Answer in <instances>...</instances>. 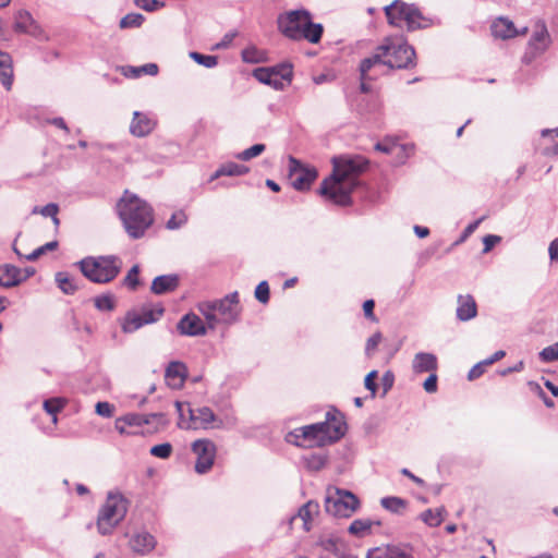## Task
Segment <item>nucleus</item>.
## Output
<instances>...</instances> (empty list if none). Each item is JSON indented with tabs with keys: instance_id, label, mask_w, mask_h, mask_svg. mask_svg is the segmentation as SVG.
<instances>
[{
	"instance_id": "nucleus-1",
	"label": "nucleus",
	"mask_w": 558,
	"mask_h": 558,
	"mask_svg": "<svg viewBox=\"0 0 558 558\" xmlns=\"http://www.w3.org/2000/svg\"><path fill=\"white\" fill-rule=\"evenodd\" d=\"M368 167L363 156L342 155L332 158V173L324 179L318 193L327 201L340 206L350 205L351 193L357 185L355 178Z\"/></svg>"
},
{
	"instance_id": "nucleus-2",
	"label": "nucleus",
	"mask_w": 558,
	"mask_h": 558,
	"mask_svg": "<svg viewBox=\"0 0 558 558\" xmlns=\"http://www.w3.org/2000/svg\"><path fill=\"white\" fill-rule=\"evenodd\" d=\"M416 65V53L404 37H387L377 46L372 56L360 62L363 77H371L373 69L387 66L390 70L412 69Z\"/></svg>"
},
{
	"instance_id": "nucleus-3",
	"label": "nucleus",
	"mask_w": 558,
	"mask_h": 558,
	"mask_svg": "<svg viewBox=\"0 0 558 558\" xmlns=\"http://www.w3.org/2000/svg\"><path fill=\"white\" fill-rule=\"evenodd\" d=\"M117 211L130 238L136 240L144 236L154 222L151 206L135 194L128 191L117 204Z\"/></svg>"
},
{
	"instance_id": "nucleus-4",
	"label": "nucleus",
	"mask_w": 558,
	"mask_h": 558,
	"mask_svg": "<svg viewBox=\"0 0 558 558\" xmlns=\"http://www.w3.org/2000/svg\"><path fill=\"white\" fill-rule=\"evenodd\" d=\"M278 29L292 40L305 39L311 44H318L324 34V26L312 21V14L306 9H299L280 14Z\"/></svg>"
},
{
	"instance_id": "nucleus-5",
	"label": "nucleus",
	"mask_w": 558,
	"mask_h": 558,
	"mask_svg": "<svg viewBox=\"0 0 558 558\" xmlns=\"http://www.w3.org/2000/svg\"><path fill=\"white\" fill-rule=\"evenodd\" d=\"M389 25L395 27H405L408 32L426 29L432 26L440 25V20L436 16L424 15L415 3H408L403 0H393L383 8Z\"/></svg>"
},
{
	"instance_id": "nucleus-6",
	"label": "nucleus",
	"mask_w": 558,
	"mask_h": 558,
	"mask_svg": "<svg viewBox=\"0 0 558 558\" xmlns=\"http://www.w3.org/2000/svg\"><path fill=\"white\" fill-rule=\"evenodd\" d=\"M83 276L94 283L113 281L122 269V259L117 255L86 256L75 264Z\"/></svg>"
},
{
	"instance_id": "nucleus-7",
	"label": "nucleus",
	"mask_w": 558,
	"mask_h": 558,
	"mask_svg": "<svg viewBox=\"0 0 558 558\" xmlns=\"http://www.w3.org/2000/svg\"><path fill=\"white\" fill-rule=\"evenodd\" d=\"M128 501L121 494L109 493L97 517V529L101 535H108L125 518Z\"/></svg>"
},
{
	"instance_id": "nucleus-8",
	"label": "nucleus",
	"mask_w": 558,
	"mask_h": 558,
	"mask_svg": "<svg viewBox=\"0 0 558 558\" xmlns=\"http://www.w3.org/2000/svg\"><path fill=\"white\" fill-rule=\"evenodd\" d=\"M179 413L178 427L181 429H208L217 422V416L209 407L192 408L189 402L175 401Z\"/></svg>"
},
{
	"instance_id": "nucleus-9",
	"label": "nucleus",
	"mask_w": 558,
	"mask_h": 558,
	"mask_svg": "<svg viewBox=\"0 0 558 558\" xmlns=\"http://www.w3.org/2000/svg\"><path fill=\"white\" fill-rule=\"evenodd\" d=\"M319 432V447L331 445L344 437L348 424L344 414L331 407L325 414L323 422L315 423Z\"/></svg>"
},
{
	"instance_id": "nucleus-10",
	"label": "nucleus",
	"mask_w": 558,
	"mask_h": 558,
	"mask_svg": "<svg viewBox=\"0 0 558 558\" xmlns=\"http://www.w3.org/2000/svg\"><path fill=\"white\" fill-rule=\"evenodd\" d=\"M360 506L359 498L351 492L337 488L325 499V510L336 518L351 517Z\"/></svg>"
},
{
	"instance_id": "nucleus-11",
	"label": "nucleus",
	"mask_w": 558,
	"mask_h": 558,
	"mask_svg": "<svg viewBox=\"0 0 558 558\" xmlns=\"http://www.w3.org/2000/svg\"><path fill=\"white\" fill-rule=\"evenodd\" d=\"M289 178L291 185L296 191L310 190L312 183L318 177V172L315 167L305 166L299 159L293 156H289Z\"/></svg>"
},
{
	"instance_id": "nucleus-12",
	"label": "nucleus",
	"mask_w": 558,
	"mask_h": 558,
	"mask_svg": "<svg viewBox=\"0 0 558 558\" xmlns=\"http://www.w3.org/2000/svg\"><path fill=\"white\" fill-rule=\"evenodd\" d=\"M550 45V35L545 23H537L535 29L527 43L522 62L532 63L537 57L543 54Z\"/></svg>"
},
{
	"instance_id": "nucleus-13",
	"label": "nucleus",
	"mask_w": 558,
	"mask_h": 558,
	"mask_svg": "<svg viewBox=\"0 0 558 558\" xmlns=\"http://www.w3.org/2000/svg\"><path fill=\"white\" fill-rule=\"evenodd\" d=\"M220 317V323L233 325L240 320L241 305L238 291L231 292L222 299L215 300L214 303Z\"/></svg>"
},
{
	"instance_id": "nucleus-14",
	"label": "nucleus",
	"mask_w": 558,
	"mask_h": 558,
	"mask_svg": "<svg viewBox=\"0 0 558 558\" xmlns=\"http://www.w3.org/2000/svg\"><path fill=\"white\" fill-rule=\"evenodd\" d=\"M192 451L196 454L195 472L207 473L216 458V445L210 439H197L192 444Z\"/></svg>"
},
{
	"instance_id": "nucleus-15",
	"label": "nucleus",
	"mask_w": 558,
	"mask_h": 558,
	"mask_svg": "<svg viewBox=\"0 0 558 558\" xmlns=\"http://www.w3.org/2000/svg\"><path fill=\"white\" fill-rule=\"evenodd\" d=\"M13 31L16 34L29 35L38 40L47 39V36H46L44 29L37 23V21L33 17L31 12L27 10H19L14 14Z\"/></svg>"
},
{
	"instance_id": "nucleus-16",
	"label": "nucleus",
	"mask_w": 558,
	"mask_h": 558,
	"mask_svg": "<svg viewBox=\"0 0 558 558\" xmlns=\"http://www.w3.org/2000/svg\"><path fill=\"white\" fill-rule=\"evenodd\" d=\"M316 424L294 428L287 435V441L298 447H319V432Z\"/></svg>"
},
{
	"instance_id": "nucleus-17",
	"label": "nucleus",
	"mask_w": 558,
	"mask_h": 558,
	"mask_svg": "<svg viewBox=\"0 0 558 558\" xmlns=\"http://www.w3.org/2000/svg\"><path fill=\"white\" fill-rule=\"evenodd\" d=\"M177 329L182 336H204L207 329L202 319L195 313H187L177 324Z\"/></svg>"
},
{
	"instance_id": "nucleus-18",
	"label": "nucleus",
	"mask_w": 558,
	"mask_h": 558,
	"mask_svg": "<svg viewBox=\"0 0 558 558\" xmlns=\"http://www.w3.org/2000/svg\"><path fill=\"white\" fill-rule=\"evenodd\" d=\"M187 377V367L183 362L171 361L165 371L166 384L172 389H180L183 387Z\"/></svg>"
},
{
	"instance_id": "nucleus-19",
	"label": "nucleus",
	"mask_w": 558,
	"mask_h": 558,
	"mask_svg": "<svg viewBox=\"0 0 558 558\" xmlns=\"http://www.w3.org/2000/svg\"><path fill=\"white\" fill-rule=\"evenodd\" d=\"M129 545L135 554L144 556L155 549L157 542L154 535L147 531H141L131 536Z\"/></svg>"
},
{
	"instance_id": "nucleus-20",
	"label": "nucleus",
	"mask_w": 558,
	"mask_h": 558,
	"mask_svg": "<svg viewBox=\"0 0 558 558\" xmlns=\"http://www.w3.org/2000/svg\"><path fill=\"white\" fill-rule=\"evenodd\" d=\"M180 284V277L177 274L160 275L154 278L150 291L156 295L173 292Z\"/></svg>"
},
{
	"instance_id": "nucleus-21",
	"label": "nucleus",
	"mask_w": 558,
	"mask_h": 558,
	"mask_svg": "<svg viewBox=\"0 0 558 558\" xmlns=\"http://www.w3.org/2000/svg\"><path fill=\"white\" fill-rule=\"evenodd\" d=\"M527 32V27H523L521 31L517 29L512 21L507 17H499L492 25V33L495 37L501 39L513 38L519 35H524Z\"/></svg>"
},
{
	"instance_id": "nucleus-22",
	"label": "nucleus",
	"mask_w": 558,
	"mask_h": 558,
	"mask_svg": "<svg viewBox=\"0 0 558 558\" xmlns=\"http://www.w3.org/2000/svg\"><path fill=\"white\" fill-rule=\"evenodd\" d=\"M155 125V121L146 113L134 111L130 124V133L136 137H144L154 130Z\"/></svg>"
},
{
	"instance_id": "nucleus-23",
	"label": "nucleus",
	"mask_w": 558,
	"mask_h": 558,
	"mask_svg": "<svg viewBox=\"0 0 558 558\" xmlns=\"http://www.w3.org/2000/svg\"><path fill=\"white\" fill-rule=\"evenodd\" d=\"M366 558H415L411 548L400 545H388L385 548H374Z\"/></svg>"
},
{
	"instance_id": "nucleus-24",
	"label": "nucleus",
	"mask_w": 558,
	"mask_h": 558,
	"mask_svg": "<svg viewBox=\"0 0 558 558\" xmlns=\"http://www.w3.org/2000/svg\"><path fill=\"white\" fill-rule=\"evenodd\" d=\"M438 360L434 353L418 352L412 360V371L415 374L437 372Z\"/></svg>"
},
{
	"instance_id": "nucleus-25",
	"label": "nucleus",
	"mask_w": 558,
	"mask_h": 558,
	"mask_svg": "<svg viewBox=\"0 0 558 558\" xmlns=\"http://www.w3.org/2000/svg\"><path fill=\"white\" fill-rule=\"evenodd\" d=\"M477 314V305L471 294L458 296L457 318L461 322H469Z\"/></svg>"
},
{
	"instance_id": "nucleus-26",
	"label": "nucleus",
	"mask_w": 558,
	"mask_h": 558,
	"mask_svg": "<svg viewBox=\"0 0 558 558\" xmlns=\"http://www.w3.org/2000/svg\"><path fill=\"white\" fill-rule=\"evenodd\" d=\"M539 150L544 156H558V128L541 132Z\"/></svg>"
},
{
	"instance_id": "nucleus-27",
	"label": "nucleus",
	"mask_w": 558,
	"mask_h": 558,
	"mask_svg": "<svg viewBox=\"0 0 558 558\" xmlns=\"http://www.w3.org/2000/svg\"><path fill=\"white\" fill-rule=\"evenodd\" d=\"M274 69H266L264 66L253 70L252 75L259 83L269 85L276 90H283L289 84L286 81L274 76Z\"/></svg>"
},
{
	"instance_id": "nucleus-28",
	"label": "nucleus",
	"mask_w": 558,
	"mask_h": 558,
	"mask_svg": "<svg viewBox=\"0 0 558 558\" xmlns=\"http://www.w3.org/2000/svg\"><path fill=\"white\" fill-rule=\"evenodd\" d=\"M319 513V504L314 500H308L298 510L296 514L291 518V522L296 519H301L303 522L304 531L308 532L311 530V522L315 515Z\"/></svg>"
},
{
	"instance_id": "nucleus-29",
	"label": "nucleus",
	"mask_w": 558,
	"mask_h": 558,
	"mask_svg": "<svg viewBox=\"0 0 558 558\" xmlns=\"http://www.w3.org/2000/svg\"><path fill=\"white\" fill-rule=\"evenodd\" d=\"M250 168L242 163L227 162L221 165L211 175L209 181H214L220 177H242L248 173Z\"/></svg>"
},
{
	"instance_id": "nucleus-30",
	"label": "nucleus",
	"mask_w": 558,
	"mask_h": 558,
	"mask_svg": "<svg viewBox=\"0 0 558 558\" xmlns=\"http://www.w3.org/2000/svg\"><path fill=\"white\" fill-rule=\"evenodd\" d=\"M21 283L20 268L4 264L0 265V286L4 288H12Z\"/></svg>"
},
{
	"instance_id": "nucleus-31",
	"label": "nucleus",
	"mask_w": 558,
	"mask_h": 558,
	"mask_svg": "<svg viewBox=\"0 0 558 558\" xmlns=\"http://www.w3.org/2000/svg\"><path fill=\"white\" fill-rule=\"evenodd\" d=\"M0 81L7 90H11L13 85L12 59L8 53L0 51Z\"/></svg>"
},
{
	"instance_id": "nucleus-32",
	"label": "nucleus",
	"mask_w": 558,
	"mask_h": 558,
	"mask_svg": "<svg viewBox=\"0 0 558 558\" xmlns=\"http://www.w3.org/2000/svg\"><path fill=\"white\" fill-rule=\"evenodd\" d=\"M57 287L66 295H73L78 289V281L66 271H58L54 275Z\"/></svg>"
},
{
	"instance_id": "nucleus-33",
	"label": "nucleus",
	"mask_w": 558,
	"mask_h": 558,
	"mask_svg": "<svg viewBox=\"0 0 558 558\" xmlns=\"http://www.w3.org/2000/svg\"><path fill=\"white\" fill-rule=\"evenodd\" d=\"M163 417L162 413H151V414H137V413H129L124 415L121 421L129 426H143L153 423L155 420H161Z\"/></svg>"
},
{
	"instance_id": "nucleus-34",
	"label": "nucleus",
	"mask_w": 558,
	"mask_h": 558,
	"mask_svg": "<svg viewBox=\"0 0 558 558\" xmlns=\"http://www.w3.org/2000/svg\"><path fill=\"white\" fill-rule=\"evenodd\" d=\"M303 461L307 470L317 472L326 466L328 462V454L323 452H311L303 457Z\"/></svg>"
},
{
	"instance_id": "nucleus-35",
	"label": "nucleus",
	"mask_w": 558,
	"mask_h": 558,
	"mask_svg": "<svg viewBox=\"0 0 558 558\" xmlns=\"http://www.w3.org/2000/svg\"><path fill=\"white\" fill-rule=\"evenodd\" d=\"M380 505L393 514H402L407 509L408 501L401 497L387 496L380 499Z\"/></svg>"
},
{
	"instance_id": "nucleus-36",
	"label": "nucleus",
	"mask_w": 558,
	"mask_h": 558,
	"mask_svg": "<svg viewBox=\"0 0 558 558\" xmlns=\"http://www.w3.org/2000/svg\"><path fill=\"white\" fill-rule=\"evenodd\" d=\"M145 325L141 314L128 312L121 323V329L124 333H132Z\"/></svg>"
},
{
	"instance_id": "nucleus-37",
	"label": "nucleus",
	"mask_w": 558,
	"mask_h": 558,
	"mask_svg": "<svg viewBox=\"0 0 558 558\" xmlns=\"http://www.w3.org/2000/svg\"><path fill=\"white\" fill-rule=\"evenodd\" d=\"M241 58L245 63L257 64L267 61V53L255 46H248L242 50Z\"/></svg>"
},
{
	"instance_id": "nucleus-38",
	"label": "nucleus",
	"mask_w": 558,
	"mask_h": 558,
	"mask_svg": "<svg viewBox=\"0 0 558 558\" xmlns=\"http://www.w3.org/2000/svg\"><path fill=\"white\" fill-rule=\"evenodd\" d=\"M159 71V68L156 63H146L141 66H126L123 71V74L126 77L136 78L140 77L142 74L146 75H157Z\"/></svg>"
},
{
	"instance_id": "nucleus-39",
	"label": "nucleus",
	"mask_w": 558,
	"mask_h": 558,
	"mask_svg": "<svg viewBox=\"0 0 558 558\" xmlns=\"http://www.w3.org/2000/svg\"><path fill=\"white\" fill-rule=\"evenodd\" d=\"M213 303L214 301H208L201 303L198 306L199 312L204 315L210 329H214L216 325L220 323V317L216 314L217 308Z\"/></svg>"
},
{
	"instance_id": "nucleus-40",
	"label": "nucleus",
	"mask_w": 558,
	"mask_h": 558,
	"mask_svg": "<svg viewBox=\"0 0 558 558\" xmlns=\"http://www.w3.org/2000/svg\"><path fill=\"white\" fill-rule=\"evenodd\" d=\"M373 524L379 525V521H372L369 519H356L354 520L350 526L348 527V531L350 534L362 537L364 536L372 527Z\"/></svg>"
},
{
	"instance_id": "nucleus-41",
	"label": "nucleus",
	"mask_w": 558,
	"mask_h": 558,
	"mask_svg": "<svg viewBox=\"0 0 558 558\" xmlns=\"http://www.w3.org/2000/svg\"><path fill=\"white\" fill-rule=\"evenodd\" d=\"M445 512L444 508H438L436 510L426 509L420 514V519L430 527L439 526L444 520L442 513Z\"/></svg>"
},
{
	"instance_id": "nucleus-42",
	"label": "nucleus",
	"mask_w": 558,
	"mask_h": 558,
	"mask_svg": "<svg viewBox=\"0 0 558 558\" xmlns=\"http://www.w3.org/2000/svg\"><path fill=\"white\" fill-rule=\"evenodd\" d=\"M266 69H274V76L286 81L287 84H291L293 77L292 64L283 62L274 66H265Z\"/></svg>"
},
{
	"instance_id": "nucleus-43",
	"label": "nucleus",
	"mask_w": 558,
	"mask_h": 558,
	"mask_svg": "<svg viewBox=\"0 0 558 558\" xmlns=\"http://www.w3.org/2000/svg\"><path fill=\"white\" fill-rule=\"evenodd\" d=\"M190 58L206 69H213L218 64V57L215 54H204L197 51H191Z\"/></svg>"
},
{
	"instance_id": "nucleus-44",
	"label": "nucleus",
	"mask_w": 558,
	"mask_h": 558,
	"mask_svg": "<svg viewBox=\"0 0 558 558\" xmlns=\"http://www.w3.org/2000/svg\"><path fill=\"white\" fill-rule=\"evenodd\" d=\"M145 22V16L141 13H129L124 15L119 23L120 28H138Z\"/></svg>"
},
{
	"instance_id": "nucleus-45",
	"label": "nucleus",
	"mask_w": 558,
	"mask_h": 558,
	"mask_svg": "<svg viewBox=\"0 0 558 558\" xmlns=\"http://www.w3.org/2000/svg\"><path fill=\"white\" fill-rule=\"evenodd\" d=\"M44 410L52 416V422H58L57 414L63 409L64 401L60 398L47 399L43 403Z\"/></svg>"
},
{
	"instance_id": "nucleus-46",
	"label": "nucleus",
	"mask_w": 558,
	"mask_h": 558,
	"mask_svg": "<svg viewBox=\"0 0 558 558\" xmlns=\"http://www.w3.org/2000/svg\"><path fill=\"white\" fill-rule=\"evenodd\" d=\"M95 307L100 312H111L116 307V301L111 293L97 295L94 299Z\"/></svg>"
},
{
	"instance_id": "nucleus-47",
	"label": "nucleus",
	"mask_w": 558,
	"mask_h": 558,
	"mask_svg": "<svg viewBox=\"0 0 558 558\" xmlns=\"http://www.w3.org/2000/svg\"><path fill=\"white\" fill-rule=\"evenodd\" d=\"M266 149V145L265 144H254L253 146L244 149L243 151L241 153H238L235 155V158L236 159H240L242 161H248L251 160L252 158H255L257 156H259L262 153H264Z\"/></svg>"
},
{
	"instance_id": "nucleus-48",
	"label": "nucleus",
	"mask_w": 558,
	"mask_h": 558,
	"mask_svg": "<svg viewBox=\"0 0 558 558\" xmlns=\"http://www.w3.org/2000/svg\"><path fill=\"white\" fill-rule=\"evenodd\" d=\"M187 223V215L184 210H177L166 223L168 230H178Z\"/></svg>"
},
{
	"instance_id": "nucleus-49",
	"label": "nucleus",
	"mask_w": 558,
	"mask_h": 558,
	"mask_svg": "<svg viewBox=\"0 0 558 558\" xmlns=\"http://www.w3.org/2000/svg\"><path fill=\"white\" fill-rule=\"evenodd\" d=\"M165 308L161 305H158L154 308L144 307L142 310L141 316L144 319L145 325L154 324L160 319L163 315Z\"/></svg>"
},
{
	"instance_id": "nucleus-50",
	"label": "nucleus",
	"mask_w": 558,
	"mask_h": 558,
	"mask_svg": "<svg viewBox=\"0 0 558 558\" xmlns=\"http://www.w3.org/2000/svg\"><path fill=\"white\" fill-rule=\"evenodd\" d=\"M538 357L543 363H551L558 361V342L544 348L538 353Z\"/></svg>"
},
{
	"instance_id": "nucleus-51",
	"label": "nucleus",
	"mask_w": 558,
	"mask_h": 558,
	"mask_svg": "<svg viewBox=\"0 0 558 558\" xmlns=\"http://www.w3.org/2000/svg\"><path fill=\"white\" fill-rule=\"evenodd\" d=\"M255 299L262 304H267L270 300V289L266 280L260 281L254 291Z\"/></svg>"
},
{
	"instance_id": "nucleus-52",
	"label": "nucleus",
	"mask_w": 558,
	"mask_h": 558,
	"mask_svg": "<svg viewBox=\"0 0 558 558\" xmlns=\"http://www.w3.org/2000/svg\"><path fill=\"white\" fill-rule=\"evenodd\" d=\"M133 3L146 12H156L166 5L165 2L159 0H133Z\"/></svg>"
},
{
	"instance_id": "nucleus-53",
	"label": "nucleus",
	"mask_w": 558,
	"mask_h": 558,
	"mask_svg": "<svg viewBox=\"0 0 558 558\" xmlns=\"http://www.w3.org/2000/svg\"><path fill=\"white\" fill-rule=\"evenodd\" d=\"M149 453L159 459H168L172 453V445L170 442L155 445L150 448Z\"/></svg>"
},
{
	"instance_id": "nucleus-54",
	"label": "nucleus",
	"mask_w": 558,
	"mask_h": 558,
	"mask_svg": "<svg viewBox=\"0 0 558 558\" xmlns=\"http://www.w3.org/2000/svg\"><path fill=\"white\" fill-rule=\"evenodd\" d=\"M138 275H140V266L134 265L129 270L128 275L124 277L123 284L133 291L136 290V288L140 284Z\"/></svg>"
},
{
	"instance_id": "nucleus-55",
	"label": "nucleus",
	"mask_w": 558,
	"mask_h": 558,
	"mask_svg": "<svg viewBox=\"0 0 558 558\" xmlns=\"http://www.w3.org/2000/svg\"><path fill=\"white\" fill-rule=\"evenodd\" d=\"M57 247H58L57 241L48 242V243L37 247L36 250H34L31 254L26 255L25 259L31 260V262L36 260L41 255H44L46 252L53 251Z\"/></svg>"
},
{
	"instance_id": "nucleus-56",
	"label": "nucleus",
	"mask_w": 558,
	"mask_h": 558,
	"mask_svg": "<svg viewBox=\"0 0 558 558\" xmlns=\"http://www.w3.org/2000/svg\"><path fill=\"white\" fill-rule=\"evenodd\" d=\"M484 220V217H481L478 218L477 220L469 223L464 230L462 231L461 235L459 236V239L453 243V245H460L462 244L464 241H466V239L473 233L475 232V230L478 228V226L481 225V222Z\"/></svg>"
},
{
	"instance_id": "nucleus-57",
	"label": "nucleus",
	"mask_w": 558,
	"mask_h": 558,
	"mask_svg": "<svg viewBox=\"0 0 558 558\" xmlns=\"http://www.w3.org/2000/svg\"><path fill=\"white\" fill-rule=\"evenodd\" d=\"M95 412L101 417L109 418L113 415L114 407L107 401H99L95 405Z\"/></svg>"
},
{
	"instance_id": "nucleus-58",
	"label": "nucleus",
	"mask_w": 558,
	"mask_h": 558,
	"mask_svg": "<svg viewBox=\"0 0 558 558\" xmlns=\"http://www.w3.org/2000/svg\"><path fill=\"white\" fill-rule=\"evenodd\" d=\"M380 74H383V72L379 69H373L371 71V77H363L362 73L360 72V78H361L360 89H361V92L364 93V94L369 93L371 92V86L367 84V81H374Z\"/></svg>"
},
{
	"instance_id": "nucleus-59",
	"label": "nucleus",
	"mask_w": 558,
	"mask_h": 558,
	"mask_svg": "<svg viewBox=\"0 0 558 558\" xmlns=\"http://www.w3.org/2000/svg\"><path fill=\"white\" fill-rule=\"evenodd\" d=\"M488 365L486 364V362L483 360L478 363H476L468 373V379L469 380H474V379H477L478 377H481L484 373H485V369Z\"/></svg>"
},
{
	"instance_id": "nucleus-60",
	"label": "nucleus",
	"mask_w": 558,
	"mask_h": 558,
	"mask_svg": "<svg viewBox=\"0 0 558 558\" xmlns=\"http://www.w3.org/2000/svg\"><path fill=\"white\" fill-rule=\"evenodd\" d=\"M437 380H438V377H437V374L436 372H432L429 374V376L425 379V381L423 383V388L424 390L427 392V393H434L437 391L438 389V386H437Z\"/></svg>"
},
{
	"instance_id": "nucleus-61",
	"label": "nucleus",
	"mask_w": 558,
	"mask_h": 558,
	"mask_svg": "<svg viewBox=\"0 0 558 558\" xmlns=\"http://www.w3.org/2000/svg\"><path fill=\"white\" fill-rule=\"evenodd\" d=\"M377 377V371H371L364 379V386L367 390L371 391L372 397H375L377 392V384L375 383V379Z\"/></svg>"
},
{
	"instance_id": "nucleus-62",
	"label": "nucleus",
	"mask_w": 558,
	"mask_h": 558,
	"mask_svg": "<svg viewBox=\"0 0 558 558\" xmlns=\"http://www.w3.org/2000/svg\"><path fill=\"white\" fill-rule=\"evenodd\" d=\"M381 341V333L380 332H375L373 336H371L367 341H366V345H365V353L366 355H371L377 348V345L379 344V342Z\"/></svg>"
},
{
	"instance_id": "nucleus-63",
	"label": "nucleus",
	"mask_w": 558,
	"mask_h": 558,
	"mask_svg": "<svg viewBox=\"0 0 558 558\" xmlns=\"http://www.w3.org/2000/svg\"><path fill=\"white\" fill-rule=\"evenodd\" d=\"M408 147L405 145H397V144H388V143H377L375 145V149L385 154H392L396 149L405 150Z\"/></svg>"
},
{
	"instance_id": "nucleus-64",
	"label": "nucleus",
	"mask_w": 558,
	"mask_h": 558,
	"mask_svg": "<svg viewBox=\"0 0 558 558\" xmlns=\"http://www.w3.org/2000/svg\"><path fill=\"white\" fill-rule=\"evenodd\" d=\"M501 241V236L495 234H487L483 238V254L488 253L496 244Z\"/></svg>"
}]
</instances>
